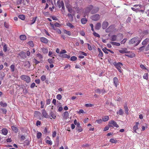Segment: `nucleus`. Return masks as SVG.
<instances>
[{"label": "nucleus", "mask_w": 149, "mask_h": 149, "mask_svg": "<svg viewBox=\"0 0 149 149\" xmlns=\"http://www.w3.org/2000/svg\"><path fill=\"white\" fill-rule=\"evenodd\" d=\"M123 110L122 109H120L119 111L117 112V113L121 115H123Z\"/></svg>", "instance_id": "nucleus-41"}, {"label": "nucleus", "mask_w": 149, "mask_h": 149, "mask_svg": "<svg viewBox=\"0 0 149 149\" xmlns=\"http://www.w3.org/2000/svg\"><path fill=\"white\" fill-rule=\"evenodd\" d=\"M28 44L30 45L31 47H33L34 46V44L33 42L32 41H30L29 42Z\"/></svg>", "instance_id": "nucleus-49"}, {"label": "nucleus", "mask_w": 149, "mask_h": 149, "mask_svg": "<svg viewBox=\"0 0 149 149\" xmlns=\"http://www.w3.org/2000/svg\"><path fill=\"white\" fill-rule=\"evenodd\" d=\"M143 78L146 80H147L148 79V74L147 73H145L143 75Z\"/></svg>", "instance_id": "nucleus-46"}, {"label": "nucleus", "mask_w": 149, "mask_h": 149, "mask_svg": "<svg viewBox=\"0 0 149 149\" xmlns=\"http://www.w3.org/2000/svg\"><path fill=\"white\" fill-rule=\"evenodd\" d=\"M101 27V24L100 23H97L95 26V29L97 30H99Z\"/></svg>", "instance_id": "nucleus-25"}, {"label": "nucleus", "mask_w": 149, "mask_h": 149, "mask_svg": "<svg viewBox=\"0 0 149 149\" xmlns=\"http://www.w3.org/2000/svg\"><path fill=\"white\" fill-rule=\"evenodd\" d=\"M141 40H139L138 37H135L130 40L129 42L130 44H133L134 46H137L140 42Z\"/></svg>", "instance_id": "nucleus-2"}, {"label": "nucleus", "mask_w": 149, "mask_h": 149, "mask_svg": "<svg viewBox=\"0 0 149 149\" xmlns=\"http://www.w3.org/2000/svg\"><path fill=\"white\" fill-rule=\"evenodd\" d=\"M56 98L58 100H60L62 98V96L60 94H58L56 97Z\"/></svg>", "instance_id": "nucleus-52"}, {"label": "nucleus", "mask_w": 149, "mask_h": 149, "mask_svg": "<svg viewBox=\"0 0 149 149\" xmlns=\"http://www.w3.org/2000/svg\"><path fill=\"white\" fill-rule=\"evenodd\" d=\"M87 22V19L85 18H83L81 20V22L83 24H85Z\"/></svg>", "instance_id": "nucleus-33"}, {"label": "nucleus", "mask_w": 149, "mask_h": 149, "mask_svg": "<svg viewBox=\"0 0 149 149\" xmlns=\"http://www.w3.org/2000/svg\"><path fill=\"white\" fill-rule=\"evenodd\" d=\"M33 62L36 64H38L40 63V62L38 61L36 59H34L33 60Z\"/></svg>", "instance_id": "nucleus-60"}, {"label": "nucleus", "mask_w": 149, "mask_h": 149, "mask_svg": "<svg viewBox=\"0 0 149 149\" xmlns=\"http://www.w3.org/2000/svg\"><path fill=\"white\" fill-rule=\"evenodd\" d=\"M77 58V57L75 56H72L70 58V60L71 61H75L76 60Z\"/></svg>", "instance_id": "nucleus-47"}, {"label": "nucleus", "mask_w": 149, "mask_h": 149, "mask_svg": "<svg viewBox=\"0 0 149 149\" xmlns=\"http://www.w3.org/2000/svg\"><path fill=\"white\" fill-rule=\"evenodd\" d=\"M96 122L98 124H100L102 123V120L101 119H98L96 120Z\"/></svg>", "instance_id": "nucleus-62"}, {"label": "nucleus", "mask_w": 149, "mask_h": 149, "mask_svg": "<svg viewBox=\"0 0 149 149\" xmlns=\"http://www.w3.org/2000/svg\"><path fill=\"white\" fill-rule=\"evenodd\" d=\"M19 38L21 40H24L26 39V37L25 35H21L19 36Z\"/></svg>", "instance_id": "nucleus-30"}, {"label": "nucleus", "mask_w": 149, "mask_h": 149, "mask_svg": "<svg viewBox=\"0 0 149 149\" xmlns=\"http://www.w3.org/2000/svg\"><path fill=\"white\" fill-rule=\"evenodd\" d=\"M46 79V77L45 75H42L41 77V79L42 81H45Z\"/></svg>", "instance_id": "nucleus-51"}, {"label": "nucleus", "mask_w": 149, "mask_h": 149, "mask_svg": "<svg viewBox=\"0 0 149 149\" xmlns=\"http://www.w3.org/2000/svg\"><path fill=\"white\" fill-rule=\"evenodd\" d=\"M103 121L106 122L109 119V117L108 116H104L102 118Z\"/></svg>", "instance_id": "nucleus-32"}, {"label": "nucleus", "mask_w": 149, "mask_h": 149, "mask_svg": "<svg viewBox=\"0 0 149 149\" xmlns=\"http://www.w3.org/2000/svg\"><path fill=\"white\" fill-rule=\"evenodd\" d=\"M0 105L3 107H6L7 106V103L2 101L0 102Z\"/></svg>", "instance_id": "nucleus-24"}, {"label": "nucleus", "mask_w": 149, "mask_h": 149, "mask_svg": "<svg viewBox=\"0 0 149 149\" xmlns=\"http://www.w3.org/2000/svg\"><path fill=\"white\" fill-rule=\"evenodd\" d=\"M139 124V122H136L135 123V125L133 127V130L134 132L135 133H136V130L139 129L138 125Z\"/></svg>", "instance_id": "nucleus-10"}, {"label": "nucleus", "mask_w": 149, "mask_h": 149, "mask_svg": "<svg viewBox=\"0 0 149 149\" xmlns=\"http://www.w3.org/2000/svg\"><path fill=\"white\" fill-rule=\"evenodd\" d=\"M42 133L39 132H37V137L38 139H39L41 138L42 136Z\"/></svg>", "instance_id": "nucleus-31"}, {"label": "nucleus", "mask_w": 149, "mask_h": 149, "mask_svg": "<svg viewBox=\"0 0 149 149\" xmlns=\"http://www.w3.org/2000/svg\"><path fill=\"white\" fill-rule=\"evenodd\" d=\"M1 109L3 113L6 114L7 112V110L6 109Z\"/></svg>", "instance_id": "nucleus-63"}, {"label": "nucleus", "mask_w": 149, "mask_h": 149, "mask_svg": "<svg viewBox=\"0 0 149 149\" xmlns=\"http://www.w3.org/2000/svg\"><path fill=\"white\" fill-rule=\"evenodd\" d=\"M140 67L143 70V69L147 70V68L145 67V66L143 65H142V64L141 65H140Z\"/></svg>", "instance_id": "nucleus-56"}, {"label": "nucleus", "mask_w": 149, "mask_h": 149, "mask_svg": "<svg viewBox=\"0 0 149 149\" xmlns=\"http://www.w3.org/2000/svg\"><path fill=\"white\" fill-rule=\"evenodd\" d=\"M149 41V39L146 38L144 40L142 43L143 45H145Z\"/></svg>", "instance_id": "nucleus-28"}, {"label": "nucleus", "mask_w": 149, "mask_h": 149, "mask_svg": "<svg viewBox=\"0 0 149 149\" xmlns=\"http://www.w3.org/2000/svg\"><path fill=\"white\" fill-rule=\"evenodd\" d=\"M1 132V133L4 135H6L8 133V130L6 128H3L1 130H0V132Z\"/></svg>", "instance_id": "nucleus-17"}, {"label": "nucleus", "mask_w": 149, "mask_h": 149, "mask_svg": "<svg viewBox=\"0 0 149 149\" xmlns=\"http://www.w3.org/2000/svg\"><path fill=\"white\" fill-rule=\"evenodd\" d=\"M109 123L110 124L109 125V126L110 127H113L112 124L115 127L117 128H118L119 127L118 125V124H117L116 122L114 120H111L109 122Z\"/></svg>", "instance_id": "nucleus-6"}, {"label": "nucleus", "mask_w": 149, "mask_h": 149, "mask_svg": "<svg viewBox=\"0 0 149 149\" xmlns=\"http://www.w3.org/2000/svg\"><path fill=\"white\" fill-rule=\"evenodd\" d=\"M128 53V54H125V56L131 58H133L135 56V54L134 53L129 52Z\"/></svg>", "instance_id": "nucleus-14"}, {"label": "nucleus", "mask_w": 149, "mask_h": 149, "mask_svg": "<svg viewBox=\"0 0 149 149\" xmlns=\"http://www.w3.org/2000/svg\"><path fill=\"white\" fill-rule=\"evenodd\" d=\"M87 45H88V49H89V50H90V51H91L92 50V47L91 46V45H90L88 43H87Z\"/></svg>", "instance_id": "nucleus-50"}, {"label": "nucleus", "mask_w": 149, "mask_h": 149, "mask_svg": "<svg viewBox=\"0 0 149 149\" xmlns=\"http://www.w3.org/2000/svg\"><path fill=\"white\" fill-rule=\"evenodd\" d=\"M91 18L94 21H97L99 19L100 15L98 14L94 15L91 17Z\"/></svg>", "instance_id": "nucleus-7"}, {"label": "nucleus", "mask_w": 149, "mask_h": 149, "mask_svg": "<svg viewBox=\"0 0 149 149\" xmlns=\"http://www.w3.org/2000/svg\"><path fill=\"white\" fill-rule=\"evenodd\" d=\"M67 8L68 9L69 12L70 13H72V10L71 8L67 7Z\"/></svg>", "instance_id": "nucleus-59"}, {"label": "nucleus", "mask_w": 149, "mask_h": 149, "mask_svg": "<svg viewBox=\"0 0 149 149\" xmlns=\"http://www.w3.org/2000/svg\"><path fill=\"white\" fill-rule=\"evenodd\" d=\"M54 26L57 27H60L61 26V25L57 22H56L54 24Z\"/></svg>", "instance_id": "nucleus-58"}, {"label": "nucleus", "mask_w": 149, "mask_h": 149, "mask_svg": "<svg viewBox=\"0 0 149 149\" xmlns=\"http://www.w3.org/2000/svg\"><path fill=\"white\" fill-rule=\"evenodd\" d=\"M120 53L122 54L127 53L128 52L127 51V49H123L122 50H120L119 51Z\"/></svg>", "instance_id": "nucleus-21"}, {"label": "nucleus", "mask_w": 149, "mask_h": 149, "mask_svg": "<svg viewBox=\"0 0 149 149\" xmlns=\"http://www.w3.org/2000/svg\"><path fill=\"white\" fill-rule=\"evenodd\" d=\"M109 142L112 143H116L117 142V140L116 139H111L110 140Z\"/></svg>", "instance_id": "nucleus-42"}, {"label": "nucleus", "mask_w": 149, "mask_h": 149, "mask_svg": "<svg viewBox=\"0 0 149 149\" xmlns=\"http://www.w3.org/2000/svg\"><path fill=\"white\" fill-rule=\"evenodd\" d=\"M18 17L22 20H24L25 19V16L23 15H19L18 16Z\"/></svg>", "instance_id": "nucleus-37"}, {"label": "nucleus", "mask_w": 149, "mask_h": 149, "mask_svg": "<svg viewBox=\"0 0 149 149\" xmlns=\"http://www.w3.org/2000/svg\"><path fill=\"white\" fill-rule=\"evenodd\" d=\"M66 25L68 26L69 27L70 29H72L74 28V26L70 22H67L66 24Z\"/></svg>", "instance_id": "nucleus-23"}, {"label": "nucleus", "mask_w": 149, "mask_h": 149, "mask_svg": "<svg viewBox=\"0 0 149 149\" xmlns=\"http://www.w3.org/2000/svg\"><path fill=\"white\" fill-rule=\"evenodd\" d=\"M93 35H94V36L95 37L100 38V35L97 33H96L94 31L93 32Z\"/></svg>", "instance_id": "nucleus-44"}, {"label": "nucleus", "mask_w": 149, "mask_h": 149, "mask_svg": "<svg viewBox=\"0 0 149 149\" xmlns=\"http://www.w3.org/2000/svg\"><path fill=\"white\" fill-rule=\"evenodd\" d=\"M108 49H106V48H103L102 49L103 52L106 54H108Z\"/></svg>", "instance_id": "nucleus-54"}, {"label": "nucleus", "mask_w": 149, "mask_h": 149, "mask_svg": "<svg viewBox=\"0 0 149 149\" xmlns=\"http://www.w3.org/2000/svg\"><path fill=\"white\" fill-rule=\"evenodd\" d=\"M67 53L65 49H63L60 53V55L65 54Z\"/></svg>", "instance_id": "nucleus-43"}, {"label": "nucleus", "mask_w": 149, "mask_h": 149, "mask_svg": "<svg viewBox=\"0 0 149 149\" xmlns=\"http://www.w3.org/2000/svg\"><path fill=\"white\" fill-rule=\"evenodd\" d=\"M95 92L97 93L101 94H103L105 92V91L104 89L100 90V89H96L95 90Z\"/></svg>", "instance_id": "nucleus-9"}, {"label": "nucleus", "mask_w": 149, "mask_h": 149, "mask_svg": "<svg viewBox=\"0 0 149 149\" xmlns=\"http://www.w3.org/2000/svg\"><path fill=\"white\" fill-rule=\"evenodd\" d=\"M48 50L47 48H43L42 49V51L44 54L47 53Z\"/></svg>", "instance_id": "nucleus-39"}, {"label": "nucleus", "mask_w": 149, "mask_h": 149, "mask_svg": "<svg viewBox=\"0 0 149 149\" xmlns=\"http://www.w3.org/2000/svg\"><path fill=\"white\" fill-rule=\"evenodd\" d=\"M98 10L99 9L98 7H95L93 8L92 6L90 5L86 9L85 13H86V14L91 10V13H95L98 11Z\"/></svg>", "instance_id": "nucleus-1"}, {"label": "nucleus", "mask_w": 149, "mask_h": 149, "mask_svg": "<svg viewBox=\"0 0 149 149\" xmlns=\"http://www.w3.org/2000/svg\"><path fill=\"white\" fill-rule=\"evenodd\" d=\"M78 113L79 114H81V113H84V110L82 109H81L79 110V111L78 112Z\"/></svg>", "instance_id": "nucleus-64"}, {"label": "nucleus", "mask_w": 149, "mask_h": 149, "mask_svg": "<svg viewBox=\"0 0 149 149\" xmlns=\"http://www.w3.org/2000/svg\"><path fill=\"white\" fill-rule=\"evenodd\" d=\"M77 130L79 132H81L82 131V129L81 127L76 128Z\"/></svg>", "instance_id": "nucleus-61"}, {"label": "nucleus", "mask_w": 149, "mask_h": 149, "mask_svg": "<svg viewBox=\"0 0 149 149\" xmlns=\"http://www.w3.org/2000/svg\"><path fill=\"white\" fill-rule=\"evenodd\" d=\"M37 57L40 59H41L43 58L42 56L40 54H37Z\"/></svg>", "instance_id": "nucleus-53"}, {"label": "nucleus", "mask_w": 149, "mask_h": 149, "mask_svg": "<svg viewBox=\"0 0 149 149\" xmlns=\"http://www.w3.org/2000/svg\"><path fill=\"white\" fill-rule=\"evenodd\" d=\"M19 55L21 57L23 58H25L26 57V54L23 52H20Z\"/></svg>", "instance_id": "nucleus-18"}, {"label": "nucleus", "mask_w": 149, "mask_h": 149, "mask_svg": "<svg viewBox=\"0 0 149 149\" xmlns=\"http://www.w3.org/2000/svg\"><path fill=\"white\" fill-rule=\"evenodd\" d=\"M41 112L43 117L46 118H48V114L45 109H42Z\"/></svg>", "instance_id": "nucleus-12"}, {"label": "nucleus", "mask_w": 149, "mask_h": 149, "mask_svg": "<svg viewBox=\"0 0 149 149\" xmlns=\"http://www.w3.org/2000/svg\"><path fill=\"white\" fill-rule=\"evenodd\" d=\"M113 84L116 87H117L118 84V78L114 77L113 79Z\"/></svg>", "instance_id": "nucleus-13"}, {"label": "nucleus", "mask_w": 149, "mask_h": 149, "mask_svg": "<svg viewBox=\"0 0 149 149\" xmlns=\"http://www.w3.org/2000/svg\"><path fill=\"white\" fill-rule=\"evenodd\" d=\"M124 108L125 112V113L127 115L128 114H129L128 109V107L127 106V104H126L124 106Z\"/></svg>", "instance_id": "nucleus-29"}, {"label": "nucleus", "mask_w": 149, "mask_h": 149, "mask_svg": "<svg viewBox=\"0 0 149 149\" xmlns=\"http://www.w3.org/2000/svg\"><path fill=\"white\" fill-rule=\"evenodd\" d=\"M67 16L68 17L70 21V22H72L73 20V16L70 13H68Z\"/></svg>", "instance_id": "nucleus-22"}, {"label": "nucleus", "mask_w": 149, "mask_h": 149, "mask_svg": "<svg viewBox=\"0 0 149 149\" xmlns=\"http://www.w3.org/2000/svg\"><path fill=\"white\" fill-rule=\"evenodd\" d=\"M109 25V23L107 21H104L102 24V28L103 29H106Z\"/></svg>", "instance_id": "nucleus-11"}, {"label": "nucleus", "mask_w": 149, "mask_h": 149, "mask_svg": "<svg viewBox=\"0 0 149 149\" xmlns=\"http://www.w3.org/2000/svg\"><path fill=\"white\" fill-rule=\"evenodd\" d=\"M57 4L59 8H60L61 7L62 9L64 8V4L63 1H61V2L60 3L59 1H58L57 2Z\"/></svg>", "instance_id": "nucleus-15"}, {"label": "nucleus", "mask_w": 149, "mask_h": 149, "mask_svg": "<svg viewBox=\"0 0 149 149\" xmlns=\"http://www.w3.org/2000/svg\"><path fill=\"white\" fill-rule=\"evenodd\" d=\"M98 50L99 52V54L98 55V56L100 58L103 57V53L101 50L99 48H98Z\"/></svg>", "instance_id": "nucleus-20"}, {"label": "nucleus", "mask_w": 149, "mask_h": 149, "mask_svg": "<svg viewBox=\"0 0 149 149\" xmlns=\"http://www.w3.org/2000/svg\"><path fill=\"white\" fill-rule=\"evenodd\" d=\"M11 128L13 130L15 133L17 132L18 131V129L17 127L14 126H12Z\"/></svg>", "instance_id": "nucleus-27"}, {"label": "nucleus", "mask_w": 149, "mask_h": 149, "mask_svg": "<svg viewBox=\"0 0 149 149\" xmlns=\"http://www.w3.org/2000/svg\"><path fill=\"white\" fill-rule=\"evenodd\" d=\"M37 18V17L33 18V19L31 20L32 22L31 23H29V24L31 25L33 24L35 22Z\"/></svg>", "instance_id": "nucleus-35"}, {"label": "nucleus", "mask_w": 149, "mask_h": 149, "mask_svg": "<svg viewBox=\"0 0 149 149\" xmlns=\"http://www.w3.org/2000/svg\"><path fill=\"white\" fill-rule=\"evenodd\" d=\"M41 41L43 43L47 44L48 42V40L45 37H41L40 39Z\"/></svg>", "instance_id": "nucleus-16"}, {"label": "nucleus", "mask_w": 149, "mask_h": 149, "mask_svg": "<svg viewBox=\"0 0 149 149\" xmlns=\"http://www.w3.org/2000/svg\"><path fill=\"white\" fill-rule=\"evenodd\" d=\"M113 64L120 72H122L121 68V67L123 66V64L122 63L120 62L116 63V62H114L113 63Z\"/></svg>", "instance_id": "nucleus-5"}, {"label": "nucleus", "mask_w": 149, "mask_h": 149, "mask_svg": "<svg viewBox=\"0 0 149 149\" xmlns=\"http://www.w3.org/2000/svg\"><path fill=\"white\" fill-rule=\"evenodd\" d=\"M114 26L113 25H111L106 30V31L107 32H112L114 30Z\"/></svg>", "instance_id": "nucleus-8"}, {"label": "nucleus", "mask_w": 149, "mask_h": 149, "mask_svg": "<svg viewBox=\"0 0 149 149\" xmlns=\"http://www.w3.org/2000/svg\"><path fill=\"white\" fill-rule=\"evenodd\" d=\"M10 69L12 72H14L15 70V66L13 65H12L10 66Z\"/></svg>", "instance_id": "nucleus-48"}, {"label": "nucleus", "mask_w": 149, "mask_h": 149, "mask_svg": "<svg viewBox=\"0 0 149 149\" xmlns=\"http://www.w3.org/2000/svg\"><path fill=\"white\" fill-rule=\"evenodd\" d=\"M117 36L116 35H113L110 38V40L112 41H116V40Z\"/></svg>", "instance_id": "nucleus-26"}, {"label": "nucleus", "mask_w": 149, "mask_h": 149, "mask_svg": "<svg viewBox=\"0 0 149 149\" xmlns=\"http://www.w3.org/2000/svg\"><path fill=\"white\" fill-rule=\"evenodd\" d=\"M134 7H136L137 12H141L143 13L145 10L144 7L141 5H134Z\"/></svg>", "instance_id": "nucleus-3"}, {"label": "nucleus", "mask_w": 149, "mask_h": 149, "mask_svg": "<svg viewBox=\"0 0 149 149\" xmlns=\"http://www.w3.org/2000/svg\"><path fill=\"white\" fill-rule=\"evenodd\" d=\"M69 115V113L68 111H66L64 113L63 117L64 118H67Z\"/></svg>", "instance_id": "nucleus-34"}, {"label": "nucleus", "mask_w": 149, "mask_h": 149, "mask_svg": "<svg viewBox=\"0 0 149 149\" xmlns=\"http://www.w3.org/2000/svg\"><path fill=\"white\" fill-rule=\"evenodd\" d=\"M3 50L4 52H6L7 51V47L6 45H4L3 47Z\"/></svg>", "instance_id": "nucleus-55"}, {"label": "nucleus", "mask_w": 149, "mask_h": 149, "mask_svg": "<svg viewBox=\"0 0 149 149\" xmlns=\"http://www.w3.org/2000/svg\"><path fill=\"white\" fill-rule=\"evenodd\" d=\"M60 56L62 58H67L68 59H69L70 58V56L68 55L65 54L61 55H60Z\"/></svg>", "instance_id": "nucleus-19"}, {"label": "nucleus", "mask_w": 149, "mask_h": 149, "mask_svg": "<svg viewBox=\"0 0 149 149\" xmlns=\"http://www.w3.org/2000/svg\"><path fill=\"white\" fill-rule=\"evenodd\" d=\"M64 32L65 33L69 36H70L71 35V32L69 31H68L66 30H64Z\"/></svg>", "instance_id": "nucleus-40"}, {"label": "nucleus", "mask_w": 149, "mask_h": 149, "mask_svg": "<svg viewBox=\"0 0 149 149\" xmlns=\"http://www.w3.org/2000/svg\"><path fill=\"white\" fill-rule=\"evenodd\" d=\"M110 43L113 45H115L117 46H119L120 45V43L116 42H111Z\"/></svg>", "instance_id": "nucleus-36"}, {"label": "nucleus", "mask_w": 149, "mask_h": 149, "mask_svg": "<svg viewBox=\"0 0 149 149\" xmlns=\"http://www.w3.org/2000/svg\"><path fill=\"white\" fill-rule=\"evenodd\" d=\"M49 63L50 64L53 63L54 62V60L53 59H49L48 60Z\"/></svg>", "instance_id": "nucleus-45"}, {"label": "nucleus", "mask_w": 149, "mask_h": 149, "mask_svg": "<svg viewBox=\"0 0 149 149\" xmlns=\"http://www.w3.org/2000/svg\"><path fill=\"white\" fill-rule=\"evenodd\" d=\"M56 131H54L52 133V137L53 138L55 137H56Z\"/></svg>", "instance_id": "nucleus-57"}, {"label": "nucleus", "mask_w": 149, "mask_h": 149, "mask_svg": "<svg viewBox=\"0 0 149 149\" xmlns=\"http://www.w3.org/2000/svg\"><path fill=\"white\" fill-rule=\"evenodd\" d=\"M20 78L22 80L25 81L27 83H29L31 81L30 78L26 75H22L20 76Z\"/></svg>", "instance_id": "nucleus-4"}, {"label": "nucleus", "mask_w": 149, "mask_h": 149, "mask_svg": "<svg viewBox=\"0 0 149 149\" xmlns=\"http://www.w3.org/2000/svg\"><path fill=\"white\" fill-rule=\"evenodd\" d=\"M50 115H51V116L53 119H55L56 118V115L52 111H51L50 112Z\"/></svg>", "instance_id": "nucleus-38"}]
</instances>
